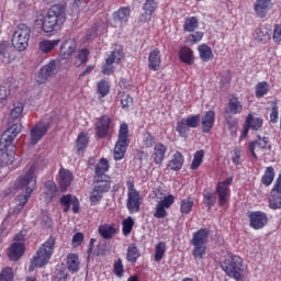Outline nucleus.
<instances>
[{
	"mask_svg": "<svg viewBox=\"0 0 281 281\" xmlns=\"http://www.w3.org/2000/svg\"><path fill=\"white\" fill-rule=\"evenodd\" d=\"M204 203H206L207 207H214L216 204V195L213 193L204 194Z\"/></svg>",
	"mask_w": 281,
	"mask_h": 281,
	"instance_id": "338daca9",
	"label": "nucleus"
},
{
	"mask_svg": "<svg viewBox=\"0 0 281 281\" xmlns=\"http://www.w3.org/2000/svg\"><path fill=\"white\" fill-rule=\"evenodd\" d=\"M221 267L229 278H234L238 281L245 280V276H243V271H245L243 258L236 255H229L228 258L221 263Z\"/></svg>",
	"mask_w": 281,
	"mask_h": 281,
	"instance_id": "7ed1b4c3",
	"label": "nucleus"
},
{
	"mask_svg": "<svg viewBox=\"0 0 281 281\" xmlns=\"http://www.w3.org/2000/svg\"><path fill=\"white\" fill-rule=\"evenodd\" d=\"M114 273L117 278H122L124 276V266L122 265V259H117L114 263Z\"/></svg>",
	"mask_w": 281,
	"mask_h": 281,
	"instance_id": "0e129e2a",
	"label": "nucleus"
},
{
	"mask_svg": "<svg viewBox=\"0 0 281 281\" xmlns=\"http://www.w3.org/2000/svg\"><path fill=\"white\" fill-rule=\"evenodd\" d=\"M270 207L272 210H280L281 207V195L278 192H271V198H270Z\"/></svg>",
	"mask_w": 281,
	"mask_h": 281,
	"instance_id": "8fccbe9b",
	"label": "nucleus"
},
{
	"mask_svg": "<svg viewBox=\"0 0 281 281\" xmlns=\"http://www.w3.org/2000/svg\"><path fill=\"white\" fill-rule=\"evenodd\" d=\"M57 192V187L54 181H46L44 184V194H46L47 199H54V195Z\"/></svg>",
	"mask_w": 281,
	"mask_h": 281,
	"instance_id": "79ce46f5",
	"label": "nucleus"
},
{
	"mask_svg": "<svg viewBox=\"0 0 281 281\" xmlns=\"http://www.w3.org/2000/svg\"><path fill=\"white\" fill-rule=\"evenodd\" d=\"M121 106L122 109H128V106H133V97L127 93H123L121 97Z\"/></svg>",
	"mask_w": 281,
	"mask_h": 281,
	"instance_id": "bf43d9fd",
	"label": "nucleus"
},
{
	"mask_svg": "<svg viewBox=\"0 0 281 281\" xmlns=\"http://www.w3.org/2000/svg\"><path fill=\"white\" fill-rule=\"evenodd\" d=\"M71 181H74V173L65 168H61L59 170V188L61 192H67V188L71 186Z\"/></svg>",
	"mask_w": 281,
	"mask_h": 281,
	"instance_id": "aec40b11",
	"label": "nucleus"
},
{
	"mask_svg": "<svg viewBox=\"0 0 281 281\" xmlns=\"http://www.w3.org/2000/svg\"><path fill=\"white\" fill-rule=\"evenodd\" d=\"M166 150H168V148L164 144L158 143L155 145L153 151L154 164H157V166H161L166 157Z\"/></svg>",
	"mask_w": 281,
	"mask_h": 281,
	"instance_id": "a878e982",
	"label": "nucleus"
},
{
	"mask_svg": "<svg viewBox=\"0 0 281 281\" xmlns=\"http://www.w3.org/2000/svg\"><path fill=\"white\" fill-rule=\"evenodd\" d=\"M144 13L140 15L142 23H149L150 19H153V14L157 10V1L155 0H146L143 5Z\"/></svg>",
	"mask_w": 281,
	"mask_h": 281,
	"instance_id": "f3484780",
	"label": "nucleus"
},
{
	"mask_svg": "<svg viewBox=\"0 0 281 281\" xmlns=\"http://www.w3.org/2000/svg\"><path fill=\"white\" fill-rule=\"evenodd\" d=\"M248 217L254 229H262L267 225V214L260 211L249 213Z\"/></svg>",
	"mask_w": 281,
	"mask_h": 281,
	"instance_id": "2eb2a0df",
	"label": "nucleus"
},
{
	"mask_svg": "<svg viewBox=\"0 0 281 281\" xmlns=\"http://www.w3.org/2000/svg\"><path fill=\"white\" fill-rule=\"evenodd\" d=\"M63 21H65V5L55 4L43 18L42 30L46 33L54 32L58 23H63Z\"/></svg>",
	"mask_w": 281,
	"mask_h": 281,
	"instance_id": "f257e3e1",
	"label": "nucleus"
},
{
	"mask_svg": "<svg viewBox=\"0 0 281 281\" xmlns=\"http://www.w3.org/2000/svg\"><path fill=\"white\" fill-rule=\"evenodd\" d=\"M192 207H194V201L192 199L188 198L181 201L180 211L182 214H190Z\"/></svg>",
	"mask_w": 281,
	"mask_h": 281,
	"instance_id": "09e8293b",
	"label": "nucleus"
},
{
	"mask_svg": "<svg viewBox=\"0 0 281 281\" xmlns=\"http://www.w3.org/2000/svg\"><path fill=\"white\" fill-rule=\"evenodd\" d=\"M162 199L164 200L158 202V204H160L162 207H165L167 210L172 205V203H175V195H172V194H169Z\"/></svg>",
	"mask_w": 281,
	"mask_h": 281,
	"instance_id": "e2e57ef3",
	"label": "nucleus"
},
{
	"mask_svg": "<svg viewBox=\"0 0 281 281\" xmlns=\"http://www.w3.org/2000/svg\"><path fill=\"white\" fill-rule=\"evenodd\" d=\"M124 58V48L117 46L111 55L105 59V64L102 67V72L105 76H111L113 74V63L119 64Z\"/></svg>",
	"mask_w": 281,
	"mask_h": 281,
	"instance_id": "1a4fd4ad",
	"label": "nucleus"
},
{
	"mask_svg": "<svg viewBox=\"0 0 281 281\" xmlns=\"http://www.w3.org/2000/svg\"><path fill=\"white\" fill-rule=\"evenodd\" d=\"M274 177H276V172L273 171V167H268L261 179L263 186H271V183H273Z\"/></svg>",
	"mask_w": 281,
	"mask_h": 281,
	"instance_id": "de8ad7c7",
	"label": "nucleus"
},
{
	"mask_svg": "<svg viewBox=\"0 0 281 281\" xmlns=\"http://www.w3.org/2000/svg\"><path fill=\"white\" fill-rule=\"evenodd\" d=\"M148 67L151 71H159L161 67V52H159V48L149 52Z\"/></svg>",
	"mask_w": 281,
	"mask_h": 281,
	"instance_id": "412c9836",
	"label": "nucleus"
},
{
	"mask_svg": "<svg viewBox=\"0 0 281 281\" xmlns=\"http://www.w3.org/2000/svg\"><path fill=\"white\" fill-rule=\"evenodd\" d=\"M128 16H131V8L128 7H123L113 14V19H115V21H120L121 23H127Z\"/></svg>",
	"mask_w": 281,
	"mask_h": 281,
	"instance_id": "72a5a7b5",
	"label": "nucleus"
},
{
	"mask_svg": "<svg viewBox=\"0 0 281 281\" xmlns=\"http://www.w3.org/2000/svg\"><path fill=\"white\" fill-rule=\"evenodd\" d=\"M262 127V119H254V115L249 114L244 124L241 137H247V133H249V128L251 131H258Z\"/></svg>",
	"mask_w": 281,
	"mask_h": 281,
	"instance_id": "a211bd4d",
	"label": "nucleus"
},
{
	"mask_svg": "<svg viewBox=\"0 0 281 281\" xmlns=\"http://www.w3.org/2000/svg\"><path fill=\"white\" fill-rule=\"evenodd\" d=\"M109 170V160H106L105 158H102L99 164L95 166V177H94V181L95 183H100L102 181H109L106 179H109V176L105 175L106 171Z\"/></svg>",
	"mask_w": 281,
	"mask_h": 281,
	"instance_id": "dca6fc26",
	"label": "nucleus"
},
{
	"mask_svg": "<svg viewBox=\"0 0 281 281\" xmlns=\"http://www.w3.org/2000/svg\"><path fill=\"white\" fill-rule=\"evenodd\" d=\"M168 166L171 170H181V167L183 166V155L179 151L176 153Z\"/></svg>",
	"mask_w": 281,
	"mask_h": 281,
	"instance_id": "e433bc0d",
	"label": "nucleus"
},
{
	"mask_svg": "<svg viewBox=\"0 0 281 281\" xmlns=\"http://www.w3.org/2000/svg\"><path fill=\"white\" fill-rule=\"evenodd\" d=\"M271 26L268 25H261L255 31V41H258V43H269L271 41Z\"/></svg>",
	"mask_w": 281,
	"mask_h": 281,
	"instance_id": "6ab92c4d",
	"label": "nucleus"
},
{
	"mask_svg": "<svg viewBox=\"0 0 281 281\" xmlns=\"http://www.w3.org/2000/svg\"><path fill=\"white\" fill-rule=\"evenodd\" d=\"M203 157H205V151L203 149L195 151L191 164V170H196L199 166L203 164Z\"/></svg>",
	"mask_w": 281,
	"mask_h": 281,
	"instance_id": "37998d69",
	"label": "nucleus"
},
{
	"mask_svg": "<svg viewBox=\"0 0 281 281\" xmlns=\"http://www.w3.org/2000/svg\"><path fill=\"white\" fill-rule=\"evenodd\" d=\"M99 234L101 238L105 240H111L115 234H117V228H115V224H103L99 226Z\"/></svg>",
	"mask_w": 281,
	"mask_h": 281,
	"instance_id": "cd10ccee",
	"label": "nucleus"
},
{
	"mask_svg": "<svg viewBox=\"0 0 281 281\" xmlns=\"http://www.w3.org/2000/svg\"><path fill=\"white\" fill-rule=\"evenodd\" d=\"M56 245V238L49 237L36 252V256L33 257V260L30 265L29 271H34L36 267H44L49 262V258L54 254V246Z\"/></svg>",
	"mask_w": 281,
	"mask_h": 281,
	"instance_id": "f03ea898",
	"label": "nucleus"
},
{
	"mask_svg": "<svg viewBox=\"0 0 281 281\" xmlns=\"http://www.w3.org/2000/svg\"><path fill=\"white\" fill-rule=\"evenodd\" d=\"M117 142L128 143V124H126V123L121 124Z\"/></svg>",
	"mask_w": 281,
	"mask_h": 281,
	"instance_id": "603ef678",
	"label": "nucleus"
},
{
	"mask_svg": "<svg viewBox=\"0 0 281 281\" xmlns=\"http://www.w3.org/2000/svg\"><path fill=\"white\" fill-rule=\"evenodd\" d=\"M98 92L100 93V95H102V98H104V95L109 94V83L104 80L100 81L98 83Z\"/></svg>",
	"mask_w": 281,
	"mask_h": 281,
	"instance_id": "680f3d73",
	"label": "nucleus"
},
{
	"mask_svg": "<svg viewBox=\"0 0 281 281\" xmlns=\"http://www.w3.org/2000/svg\"><path fill=\"white\" fill-rule=\"evenodd\" d=\"M76 142H77V149L85 150V148H87V144H89V138L87 137V134L81 133L79 134Z\"/></svg>",
	"mask_w": 281,
	"mask_h": 281,
	"instance_id": "6e6d98bb",
	"label": "nucleus"
},
{
	"mask_svg": "<svg viewBox=\"0 0 281 281\" xmlns=\"http://www.w3.org/2000/svg\"><path fill=\"white\" fill-rule=\"evenodd\" d=\"M74 199H76V196H72L71 194L63 195L60 198V203L61 205H64V212L69 211V207H71V203L74 202Z\"/></svg>",
	"mask_w": 281,
	"mask_h": 281,
	"instance_id": "13d9d810",
	"label": "nucleus"
},
{
	"mask_svg": "<svg viewBox=\"0 0 281 281\" xmlns=\"http://www.w3.org/2000/svg\"><path fill=\"white\" fill-rule=\"evenodd\" d=\"M0 60L2 65H10L14 60V46L10 42L0 43Z\"/></svg>",
	"mask_w": 281,
	"mask_h": 281,
	"instance_id": "9b49d317",
	"label": "nucleus"
},
{
	"mask_svg": "<svg viewBox=\"0 0 281 281\" xmlns=\"http://www.w3.org/2000/svg\"><path fill=\"white\" fill-rule=\"evenodd\" d=\"M198 50H199L201 60H203L204 63H207V60H212L214 55L212 54V48L207 46V44L200 45Z\"/></svg>",
	"mask_w": 281,
	"mask_h": 281,
	"instance_id": "f704fd0d",
	"label": "nucleus"
},
{
	"mask_svg": "<svg viewBox=\"0 0 281 281\" xmlns=\"http://www.w3.org/2000/svg\"><path fill=\"white\" fill-rule=\"evenodd\" d=\"M14 280V272L12 268L7 267L0 272V281H12Z\"/></svg>",
	"mask_w": 281,
	"mask_h": 281,
	"instance_id": "5fc2aeb1",
	"label": "nucleus"
},
{
	"mask_svg": "<svg viewBox=\"0 0 281 281\" xmlns=\"http://www.w3.org/2000/svg\"><path fill=\"white\" fill-rule=\"evenodd\" d=\"M49 131V123L38 122L31 128V144L36 146L37 142H41L47 132Z\"/></svg>",
	"mask_w": 281,
	"mask_h": 281,
	"instance_id": "9d476101",
	"label": "nucleus"
},
{
	"mask_svg": "<svg viewBox=\"0 0 281 281\" xmlns=\"http://www.w3.org/2000/svg\"><path fill=\"white\" fill-rule=\"evenodd\" d=\"M201 122V115H192L187 119H182L177 122L176 131L179 133L180 137H188L190 128H196Z\"/></svg>",
	"mask_w": 281,
	"mask_h": 281,
	"instance_id": "6e6552de",
	"label": "nucleus"
},
{
	"mask_svg": "<svg viewBox=\"0 0 281 281\" xmlns=\"http://www.w3.org/2000/svg\"><path fill=\"white\" fill-rule=\"evenodd\" d=\"M210 236V231L205 228H201L198 231L192 239H191V245H193V257L194 258H203L207 251V238Z\"/></svg>",
	"mask_w": 281,
	"mask_h": 281,
	"instance_id": "423d86ee",
	"label": "nucleus"
},
{
	"mask_svg": "<svg viewBox=\"0 0 281 281\" xmlns=\"http://www.w3.org/2000/svg\"><path fill=\"white\" fill-rule=\"evenodd\" d=\"M228 111L229 113H234V115H237V113H241L243 103H240L238 98L233 97L228 100Z\"/></svg>",
	"mask_w": 281,
	"mask_h": 281,
	"instance_id": "c9c22d12",
	"label": "nucleus"
},
{
	"mask_svg": "<svg viewBox=\"0 0 281 281\" xmlns=\"http://www.w3.org/2000/svg\"><path fill=\"white\" fill-rule=\"evenodd\" d=\"M126 148H128V143L124 140H117L114 147V159L119 161L120 159H124V155H126Z\"/></svg>",
	"mask_w": 281,
	"mask_h": 281,
	"instance_id": "2f4dec72",
	"label": "nucleus"
},
{
	"mask_svg": "<svg viewBox=\"0 0 281 281\" xmlns=\"http://www.w3.org/2000/svg\"><path fill=\"white\" fill-rule=\"evenodd\" d=\"M109 128H111V117L103 115L95 127L98 137H106Z\"/></svg>",
	"mask_w": 281,
	"mask_h": 281,
	"instance_id": "b1692460",
	"label": "nucleus"
},
{
	"mask_svg": "<svg viewBox=\"0 0 281 281\" xmlns=\"http://www.w3.org/2000/svg\"><path fill=\"white\" fill-rule=\"evenodd\" d=\"M267 148H270L268 137H259L258 140L249 144V150L254 159H258V155H265V150H267Z\"/></svg>",
	"mask_w": 281,
	"mask_h": 281,
	"instance_id": "f8f14e48",
	"label": "nucleus"
},
{
	"mask_svg": "<svg viewBox=\"0 0 281 281\" xmlns=\"http://www.w3.org/2000/svg\"><path fill=\"white\" fill-rule=\"evenodd\" d=\"M109 190H111V183L109 181L97 182L90 195L91 203H98L102 199V194L109 192Z\"/></svg>",
	"mask_w": 281,
	"mask_h": 281,
	"instance_id": "4468645a",
	"label": "nucleus"
},
{
	"mask_svg": "<svg viewBox=\"0 0 281 281\" xmlns=\"http://www.w3.org/2000/svg\"><path fill=\"white\" fill-rule=\"evenodd\" d=\"M215 113L214 111H209L202 117V131L203 133H210L214 126Z\"/></svg>",
	"mask_w": 281,
	"mask_h": 281,
	"instance_id": "c85d7f7f",
	"label": "nucleus"
},
{
	"mask_svg": "<svg viewBox=\"0 0 281 281\" xmlns=\"http://www.w3.org/2000/svg\"><path fill=\"white\" fill-rule=\"evenodd\" d=\"M8 95H10V86H0V100H8Z\"/></svg>",
	"mask_w": 281,
	"mask_h": 281,
	"instance_id": "774afa93",
	"label": "nucleus"
},
{
	"mask_svg": "<svg viewBox=\"0 0 281 281\" xmlns=\"http://www.w3.org/2000/svg\"><path fill=\"white\" fill-rule=\"evenodd\" d=\"M57 74H58V66L55 60L48 63L47 65L43 66L40 69V78H42V80H47L48 78H52Z\"/></svg>",
	"mask_w": 281,
	"mask_h": 281,
	"instance_id": "4be33fe9",
	"label": "nucleus"
},
{
	"mask_svg": "<svg viewBox=\"0 0 281 281\" xmlns=\"http://www.w3.org/2000/svg\"><path fill=\"white\" fill-rule=\"evenodd\" d=\"M269 8H271V0H257L255 3V12L259 19L267 16Z\"/></svg>",
	"mask_w": 281,
	"mask_h": 281,
	"instance_id": "bb28decb",
	"label": "nucleus"
},
{
	"mask_svg": "<svg viewBox=\"0 0 281 281\" xmlns=\"http://www.w3.org/2000/svg\"><path fill=\"white\" fill-rule=\"evenodd\" d=\"M181 63L194 65V53L188 46H182L179 52Z\"/></svg>",
	"mask_w": 281,
	"mask_h": 281,
	"instance_id": "c756f323",
	"label": "nucleus"
},
{
	"mask_svg": "<svg viewBox=\"0 0 281 281\" xmlns=\"http://www.w3.org/2000/svg\"><path fill=\"white\" fill-rule=\"evenodd\" d=\"M74 52H76V40H67L61 44L59 54L64 60H67Z\"/></svg>",
	"mask_w": 281,
	"mask_h": 281,
	"instance_id": "393cba45",
	"label": "nucleus"
},
{
	"mask_svg": "<svg viewBox=\"0 0 281 281\" xmlns=\"http://www.w3.org/2000/svg\"><path fill=\"white\" fill-rule=\"evenodd\" d=\"M53 281H67V272L60 268H57L54 272Z\"/></svg>",
	"mask_w": 281,
	"mask_h": 281,
	"instance_id": "052dcab7",
	"label": "nucleus"
},
{
	"mask_svg": "<svg viewBox=\"0 0 281 281\" xmlns=\"http://www.w3.org/2000/svg\"><path fill=\"white\" fill-rule=\"evenodd\" d=\"M127 186V203L126 207L131 214H135V212H139V206L142 205V195L138 191L135 190V183L128 180L126 182Z\"/></svg>",
	"mask_w": 281,
	"mask_h": 281,
	"instance_id": "0eeeda50",
	"label": "nucleus"
},
{
	"mask_svg": "<svg viewBox=\"0 0 281 281\" xmlns=\"http://www.w3.org/2000/svg\"><path fill=\"white\" fill-rule=\"evenodd\" d=\"M66 265L70 273H76L80 269V260L76 254H70L67 256Z\"/></svg>",
	"mask_w": 281,
	"mask_h": 281,
	"instance_id": "473e14b6",
	"label": "nucleus"
},
{
	"mask_svg": "<svg viewBox=\"0 0 281 281\" xmlns=\"http://www.w3.org/2000/svg\"><path fill=\"white\" fill-rule=\"evenodd\" d=\"M229 186H232V178L226 179L217 184V196L220 205H225L229 199Z\"/></svg>",
	"mask_w": 281,
	"mask_h": 281,
	"instance_id": "ddd939ff",
	"label": "nucleus"
},
{
	"mask_svg": "<svg viewBox=\"0 0 281 281\" xmlns=\"http://www.w3.org/2000/svg\"><path fill=\"white\" fill-rule=\"evenodd\" d=\"M27 201H30V194L18 195L14 200V205L12 206L13 214H20Z\"/></svg>",
	"mask_w": 281,
	"mask_h": 281,
	"instance_id": "7c9ffc66",
	"label": "nucleus"
},
{
	"mask_svg": "<svg viewBox=\"0 0 281 281\" xmlns=\"http://www.w3.org/2000/svg\"><path fill=\"white\" fill-rule=\"evenodd\" d=\"M133 225H135L133 217L130 216V217L123 220L122 226H123L124 236H128V234H131V232H133Z\"/></svg>",
	"mask_w": 281,
	"mask_h": 281,
	"instance_id": "3c124183",
	"label": "nucleus"
},
{
	"mask_svg": "<svg viewBox=\"0 0 281 281\" xmlns=\"http://www.w3.org/2000/svg\"><path fill=\"white\" fill-rule=\"evenodd\" d=\"M58 45V41H49V40H44L40 42L38 47L40 50L43 52V54H49L54 47Z\"/></svg>",
	"mask_w": 281,
	"mask_h": 281,
	"instance_id": "ea45409f",
	"label": "nucleus"
},
{
	"mask_svg": "<svg viewBox=\"0 0 281 281\" xmlns=\"http://www.w3.org/2000/svg\"><path fill=\"white\" fill-rule=\"evenodd\" d=\"M32 30L26 24H19L12 36V45L18 52H25L30 45Z\"/></svg>",
	"mask_w": 281,
	"mask_h": 281,
	"instance_id": "39448f33",
	"label": "nucleus"
},
{
	"mask_svg": "<svg viewBox=\"0 0 281 281\" xmlns=\"http://www.w3.org/2000/svg\"><path fill=\"white\" fill-rule=\"evenodd\" d=\"M14 139H16V136L8 132V130L1 136V143L4 144L5 148H8V146L14 142Z\"/></svg>",
	"mask_w": 281,
	"mask_h": 281,
	"instance_id": "4d7b16f0",
	"label": "nucleus"
},
{
	"mask_svg": "<svg viewBox=\"0 0 281 281\" xmlns=\"http://www.w3.org/2000/svg\"><path fill=\"white\" fill-rule=\"evenodd\" d=\"M167 214L168 212H166V206L158 203L156 206V212L154 213L155 218H166Z\"/></svg>",
	"mask_w": 281,
	"mask_h": 281,
	"instance_id": "69168bd1",
	"label": "nucleus"
},
{
	"mask_svg": "<svg viewBox=\"0 0 281 281\" xmlns=\"http://www.w3.org/2000/svg\"><path fill=\"white\" fill-rule=\"evenodd\" d=\"M164 256H166V243L159 241L155 248V262H161V260H164Z\"/></svg>",
	"mask_w": 281,
	"mask_h": 281,
	"instance_id": "58836bf2",
	"label": "nucleus"
},
{
	"mask_svg": "<svg viewBox=\"0 0 281 281\" xmlns=\"http://www.w3.org/2000/svg\"><path fill=\"white\" fill-rule=\"evenodd\" d=\"M269 93V82L262 81L256 85L255 95L256 98H265Z\"/></svg>",
	"mask_w": 281,
	"mask_h": 281,
	"instance_id": "4c0bfd02",
	"label": "nucleus"
},
{
	"mask_svg": "<svg viewBox=\"0 0 281 281\" xmlns=\"http://www.w3.org/2000/svg\"><path fill=\"white\" fill-rule=\"evenodd\" d=\"M14 162V154H8V151H2L0 154V166L4 167L10 166Z\"/></svg>",
	"mask_w": 281,
	"mask_h": 281,
	"instance_id": "a18cd8bd",
	"label": "nucleus"
},
{
	"mask_svg": "<svg viewBox=\"0 0 281 281\" xmlns=\"http://www.w3.org/2000/svg\"><path fill=\"white\" fill-rule=\"evenodd\" d=\"M77 59L79 60L76 63L77 67L85 65V63H87L89 60V49L82 48L81 50H79V53L77 55Z\"/></svg>",
	"mask_w": 281,
	"mask_h": 281,
	"instance_id": "864d4df0",
	"label": "nucleus"
},
{
	"mask_svg": "<svg viewBox=\"0 0 281 281\" xmlns=\"http://www.w3.org/2000/svg\"><path fill=\"white\" fill-rule=\"evenodd\" d=\"M22 114H23V103L21 102L14 103L10 112V120H19V117H21Z\"/></svg>",
	"mask_w": 281,
	"mask_h": 281,
	"instance_id": "49530a36",
	"label": "nucleus"
},
{
	"mask_svg": "<svg viewBox=\"0 0 281 281\" xmlns=\"http://www.w3.org/2000/svg\"><path fill=\"white\" fill-rule=\"evenodd\" d=\"M199 27V19L196 16L187 18L184 21L186 32H194Z\"/></svg>",
	"mask_w": 281,
	"mask_h": 281,
	"instance_id": "c03bdc74",
	"label": "nucleus"
},
{
	"mask_svg": "<svg viewBox=\"0 0 281 281\" xmlns=\"http://www.w3.org/2000/svg\"><path fill=\"white\" fill-rule=\"evenodd\" d=\"M15 187L18 190H24L25 194L32 196V192L36 190V165L33 164L30 168L25 171L24 176H21Z\"/></svg>",
	"mask_w": 281,
	"mask_h": 281,
	"instance_id": "20e7f679",
	"label": "nucleus"
},
{
	"mask_svg": "<svg viewBox=\"0 0 281 281\" xmlns=\"http://www.w3.org/2000/svg\"><path fill=\"white\" fill-rule=\"evenodd\" d=\"M137 258H139V249L135 244H131L127 248V260L128 262H137Z\"/></svg>",
	"mask_w": 281,
	"mask_h": 281,
	"instance_id": "a19ab883",
	"label": "nucleus"
},
{
	"mask_svg": "<svg viewBox=\"0 0 281 281\" xmlns=\"http://www.w3.org/2000/svg\"><path fill=\"white\" fill-rule=\"evenodd\" d=\"M25 254V246L21 243H13L8 250L9 260H20L21 256Z\"/></svg>",
	"mask_w": 281,
	"mask_h": 281,
	"instance_id": "5701e85b",
	"label": "nucleus"
}]
</instances>
